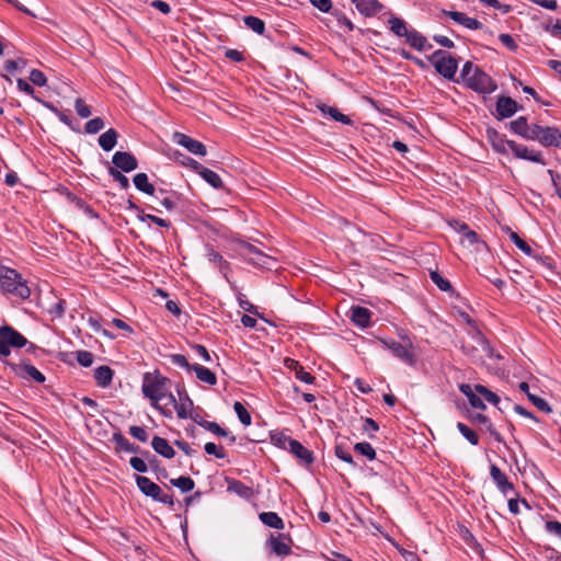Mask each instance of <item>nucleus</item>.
Segmentation results:
<instances>
[{
	"mask_svg": "<svg viewBox=\"0 0 561 561\" xmlns=\"http://www.w3.org/2000/svg\"><path fill=\"white\" fill-rule=\"evenodd\" d=\"M171 381L167 377H163L159 373H146L142 379V393L146 398L150 399L153 408L161 410L165 416H170V413H165L159 405V401L167 398L170 392Z\"/></svg>",
	"mask_w": 561,
	"mask_h": 561,
	"instance_id": "1",
	"label": "nucleus"
},
{
	"mask_svg": "<svg viewBox=\"0 0 561 561\" xmlns=\"http://www.w3.org/2000/svg\"><path fill=\"white\" fill-rule=\"evenodd\" d=\"M0 291L23 300L31 296V289L21 274L3 265H0Z\"/></svg>",
	"mask_w": 561,
	"mask_h": 561,
	"instance_id": "2",
	"label": "nucleus"
},
{
	"mask_svg": "<svg viewBox=\"0 0 561 561\" xmlns=\"http://www.w3.org/2000/svg\"><path fill=\"white\" fill-rule=\"evenodd\" d=\"M428 59L440 76L448 80H454L458 69V61L455 57L439 49L434 51Z\"/></svg>",
	"mask_w": 561,
	"mask_h": 561,
	"instance_id": "3",
	"label": "nucleus"
},
{
	"mask_svg": "<svg viewBox=\"0 0 561 561\" xmlns=\"http://www.w3.org/2000/svg\"><path fill=\"white\" fill-rule=\"evenodd\" d=\"M27 340L10 325L0 327V356L8 357L10 347L21 348L27 344Z\"/></svg>",
	"mask_w": 561,
	"mask_h": 561,
	"instance_id": "4",
	"label": "nucleus"
},
{
	"mask_svg": "<svg viewBox=\"0 0 561 561\" xmlns=\"http://www.w3.org/2000/svg\"><path fill=\"white\" fill-rule=\"evenodd\" d=\"M135 481L138 489L146 496L151 497L153 501L165 504L170 507L174 505L173 496L163 493L161 488L157 483L152 482L149 478L144 476H136Z\"/></svg>",
	"mask_w": 561,
	"mask_h": 561,
	"instance_id": "5",
	"label": "nucleus"
},
{
	"mask_svg": "<svg viewBox=\"0 0 561 561\" xmlns=\"http://www.w3.org/2000/svg\"><path fill=\"white\" fill-rule=\"evenodd\" d=\"M239 255L249 264L257 267H270V263L273 259L263 253L260 249L248 242H241L239 244Z\"/></svg>",
	"mask_w": 561,
	"mask_h": 561,
	"instance_id": "6",
	"label": "nucleus"
},
{
	"mask_svg": "<svg viewBox=\"0 0 561 561\" xmlns=\"http://www.w3.org/2000/svg\"><path fill=\"white\" fill-rule=\"evenodd\" d=\"M531 137L545 147L561 148V131L557 127L535 125Z\"/></svg>",
	"mask_w": 561,
	"mask_h": 561,
	"instance_id": "7",
	"label": "nucleus"
},
{
	"mask_svg": "<svg viewBox=\"0 0 561 561\" xmlns=\"http://www.w3.org/2000/svg\"><path fill=\"white\" fill-rule=\"evenodd\" d=\"M467 85L479 93H492L497 88L495 81L479 68H474Z\"/></svg>",
	"mask_w": 561,
	"mask_h": 561,
	"instance_id": "8",
	"label": "nucleus"
},
{
	"mask_svg": "<svg viewBox=\"0 0 561 561\" xmlns=\"http://www.w3.org/2000/svg\"><path fill=\"white\" fill-rule=\"evenodd\" d=\"M178 394L179 400H176L173 393H169L168 401L170 404L174 407L176 414L180 419H187L190 412L194 410L193 401L190 399L188 394L184 389H179Z\"/></svg>",
	"mask_w": 561,
	"mask_h": 561,
	"instance_id": "9",
	"label": "nucleus"
},
{
	"mask_svg": "<svg viewBox=\"0 0 561 561\" xmlns=\"http://www.w3.org/2000/svg\"><path fill=\"white\" fill-rule=\"evenodd\" d=\"M508 150H511L513 154L518 159H524L546 165V161L543 160L542 153L540 151H535L515 141H508Z\"/></svg>",
	"mask_w": 561,
	"mask_h": 561,
	"instance_id": "10",
	"label": "nucleus"
},
{
	"mask_svg": "<svg viewBox=\"0 0 561 561\" xmlns=\"http://www.w3.org/2000/svg\"><path fill=\"white\" fill-rule=\"evenodd\" d=\"M14 374L23 379L32 380L38 383L45 381V376L33 365L27 363L9 364Z\"/></svg>",
	"mask_w": 561,
	"mask_h": 561,
	"instance_id": "11",
	"label": "nucleus"
},
{
	"mask_svg": "<svg viewBox=\"0 0 561 561\" xmlns=\"http://www.w3.org/2000/svg\"><path fill=\"white\" fill-rule=\"evenodd\" d=\"M173 140L195 156L204 157L207 153L206 147L203 142L193 139L183 133H174Z\"/></svg>",
	"mask_w": 561,
	"mask_h": 561,
	"instance_id": "12",
	"label": "nucleus"
},
{
	"mask_svg": "<svg viewBox=\"0 0 561 561\" xmlns=\"http://www.w3.org/2000/svg\"><path fill=\"white\" fill-rule=\"evenodd\" d=\"M114 168L123 172H131L138 168L137 159L127 151H116L112 157Z\"/></svg>",
	"mask_w": 561,
	"mask_h": 561,
	"instance_id": "13",
	"label": "nucleus"
},
{
	"mask_svg": "<svg viewBox=\"0 0 561 561\" xmlns=\"http://www.w3.org/2000/svg\"><path fill=\"white\" fill-rule=\"evenodd\" d=\"M385 346L391 351V353L401 359L402 362L413 365L415 362V356L410 350L408 345H403L396 341H383Z\"/></svg>",
	"mask_w": 561,
	"mask_h": 561,
	"instance_id": "14",
	"label": "nucleus"
},
{
	"mask_svg": "<svg viewBox=\"0 0 561 561\" xmlns=\"http://www.w3.org/2000/svg\"><path fill=\"white\" fill-rule=\"evenodd\" d=\"M518 110V104L510 96H500L496 101V113L497 119H504L513 116Z\"/></svg>",
	"mask_w": 561,
	"mask_h": 561,
	"instance_id": "15",
	"label": "nucleus"
},
{
	"mask_svg": "<svg viewBox=\"0 0 561 561\" xmlns=\"http://www.w3.org/2000/svg\"><path fill=\"white\" fill-rule=\"evenodd\" d=\"M442 13L444 15L449 16L453 21H455L458 24L463 25L465 27L469 30H479L482 27V23L473 18H469L467 14L458 11H446L443 10Z\"/></svg>",
	"mask_w": 561,
	"mask_h": 561,
	"instance_id": "16",
	"label": "nucleus"
},
{
	"mask_svg": "<svg viewBox=\"0 0 561 561\" xmlns=\"http://www.w3.org/2000/svg\"><path fill=\"white\" fill-rule=\"evenodd\" d=\"M535 125L536 124L529 125L527 123L526 117H524V116H520L510 123L511 129L515 134L522 136L523 138H525L527 140H533L531 136L535 134Z\"/></svg>",
	"mask_w": 561,
	"mask_h": 561,
	"instance_id": "17",
	"label": "nucleus"
},
{
	"mask_svg": "<svg viewBox=\"0 0 561 561\" xmlns=\"http://www.w3.org/2000/svg\"><path fill=\"white\" fill-rule=\"evenodd\" d=\"M356 9L365 16H373L382 10V4L378 0H352Z\"/></svg>",
	"mask_w": 561,
	"mask_h": 561,
	"instance_id": "18",
	"label": "nucleus"
},
{
	"mask_svg": "<svg viewBox=\"0 0 561 561\" xmlns=\"http://www.w3.org/2000/svg\"><path fill=\"white\" fill-rule=\"evenodd\" d=\"M490 474L497 485V488L506 494L508 491L513 490V484L507 480L505 473H503L500 468L495 465L490 467Z\"/></svg>",
	"mask_w": 561,
	"mask_h": 561,
	"instance_id": "19",
	"label": "nucleus"
},
{
	"mask_svg": "<svg viewBox=\"0 0 561 561\" xmlns=\"http://www.w3.org/2000/svg\"><path fill=\"white\" fill-rule=\"evenodd\" d=\"M318 110L322 113L323 116H328L330 117L331 119H333L334 122H339V123H342L344 125H351L352 124V119L341 113L336 107L334 106H329V105H319L318 104Z\"/></svg>",
	"mask_w": 561,
	"mask_h": 561,
	"instance_id": "20",
	"label": "nucleus"
},
{
	"mask_svg": "<svg viewBox=\"0 0 561 561\" xmlns=\"http://www.w3.org/2000/svg\"><path fill=\"white\" fill-rule=\"evenodd\" d=\"M151 445L154 451L164 458L171 459L175 455V450L165 438L154 436L152 438Z\"/></svg>",
	"mask_w": 561,
	"mask_h": 561,
	"instance_id": "21",
	"label": "nucleus"
},
{
	"mask_svg": "<svg viewBox=\"0 0 561 561\" xmlns=\"http://www.w3.org/2000/svg\"><path fill=\"white\" fill-rule=\"evenodd\" d=\"M459 390L461 393H463L472 408L484 410L485 404L483 403L482 399L480 398V394L476 391V387L472 389V387L468 383H461L459 386Z\"/></svg>",
	"mask_w": 561,
	"mask_h": 561,
	"instance_id": "22",
	"label": "nucleus"
},
{
	"mask_svg": "<svg viewBox=\"0 0 561 561\" xmlns=\"http://www.w3.org/2000/svg\"><path fill=\"white\" fill-rule=\"evenodd\" d=\"M113 376H114L113 369L105 365L99 366L94 370V379H95L98 386H100L102 388H107L112 383Z\"/></svg>",
	"mask_w": 561,
	"mask_h": 561,
	"instance_id": "23",
	"label": "nucleus"
},
{
	"mask_svg": "<svg viewBox=\"0 0 561 561\" xmlns=\"http://www.w3.org/2000/svg\"><path fill=\"white\" fill-rule=\"evenodd\" d=\"M267 545L272 552L277 556H287L290 553L289 545L284 540L282 535L271 536L267 540Z\"/></svg>",
	"mask_w": 561,
	"mask_h": 561,
	"instance_id": "24",
	"label": "nucleus"
},
{
	"mask_svg": "<svg viewBox=\"0 0 561 561\" xmlns=\"http://www.w3.org/2000/svg\"><path fill=\"white\" fill-rule=\"evenodd\" d=\"M351 319L355 324L366 328L369 324L370 311L367 308L359 306L352 307Z\"/></svg>",
	"mask_w": 561,
	"mask_h": 561,
	"instance_id": "25",
	"label": "nucleus"
},
{
	"mask_svg": "<svg viewBox=\"0 0 561 561\" xmlns=\"http://www.w3.org/2000/svg\"><path fill=\"white\" fill-rule=\"evenodd\" d=\"M405 41L411 47L417 50H424L432 47L431 45H427L426 38L415 30H409L405 35Z\"/></svg>",
	"mask_w": 561,
	"mask_h": 561,
	"instance_id": "26",
	"label": "nucleus"
},
{
	"mask_svg": "<svg viewBox=\"0 0 561 561\" xmlns=\"http://www.w3.org/2000/svg\"><path fill=\"white\" fill-rule=\"evenodd\" d=\"M192 370L196 374V377L199 381L205 382L209 386L216 385L217 377L210 369L199 364H193Z\"/></svg>",
	"mask_w": 561,
	"mask_h": 561,
	"instance_id": "27",
	"label": "nucleus"
},
{
	"mask_svg": "<svg viewBox=\"0 0 561 561\" xmlns=\"http://www.w3.org/2000/svg\"><path fill=\"white\" fill-rule=\"evenodd\" d=\"M117 138V131L110 128L99 137V145L104 151H111L116 146Z\"/></svg>",
	"mask_w": 561,
	"mask_h": 561,
	"instance_id": "28",
	"label": "nucleus"
},
{
	"mask_svg": "<svg viewBox=\"0 0 561 561\" xmlns=\"http://www.w3.org/2000/svg\"><path fill=\"white\" fill-rule=\"evenodd\" d=\"M519 390L525 392L528 397V399L533 402V404L538 408L540 411H543V412H550L551 409L548 404V402L546 400H543L542 398L540 397H537L533 393L529 392V386L527 382L523 381L519 383L518 386Z\"/></svg>",
	"mask_w": 561,
	"mask_h": 561,
	"instance_id": "29",
	"label": "nucleus"
},
{
	"mask_svg": "<svg viewBox=\"0 0 561 561\" xmlns=\"http://www.w3.org/2000/svg\"><path fill=\"white\" fill-rule=\"evenodd\" d=\"M288 449L305 463H311L313 460L312 453L305 448L298 440L291 442Z\"/></svg>",
	"mask_w": 561,
	"mask_h": 561,
	"instance_id": "30",
	"label": "nucleus"
},
{
	"mask_svg": "<svg viewBox=\"0 0 561 561\" xmlns=\"http://www.w3.org/2000/svg\"><path fill=\"white\" fill-rule=\"evenodd\" d=\"M260 520L275 529H283L284 528V522L283 519L274 512H264L259 515Z\"/></svg>",
	"mask_w": 561,
	"mask_h": 561,
	"instance_id": "31",
	"label": "nucleus"
},
{
	"mask_svg": "<svg viewBox=\"0 0 561 561\" xmlns=\"http://www.w3.org/2000/svg\"><path fill=\"white\" fill-rule=\"evenodd\" d=\"M134 184L136 188L148 195H153L154 186L149 182L146 173H137L134 176Z\"/></svg>",
	"mask_w": 561,
	"mask_h": 561,
	"instance_id": "32",
	"label": "nucleus"
},
{
	"mask_svg": "<svg viewBox=\"0 0 561 561\" xmlns=\"http://www.w3.org/2000/svg\"><path fill=\"white\" fill-rule=\"evenodd\" d=\"M488 134L489 138L491 139L493 149L497 152L506 153L510 140L502 139L494 129H489Z\"/></svg>",
	"mask_w": 561,
	"mask_h": 561,
	"instance_id": "33",
	"label": "nucleus"
},
{
	"mask_svg": "<svg viewBox=\"0 0 561 561\" xmlns=\"http://www.w3.org/2000/svg\"><path fill=\"white\" fill-rule=\"evenodd\" d=\"M389 25H390V30L399 37H405V35L408 34L409 32V28L407 26V23L397 18V16H391L388 21Z\"/></svg>",
	"mask_w": 561,
	"mask_h": 561,
	"instance_id": "34",
	"label": "nucleus"
},
{
	"mask_svg": "<svg viewBox=\"0 0 561 561\" xmlns=\"http://www.w3.org/2000/svg\"><path fill=\"white\" fill-rule=\"evenodd\" d=\"M243 23L247 27H249L256 34L262 35L265 31V23L260 18H256L253 15H247L243 18Z\"/></svg>",
	"mask_w": 561,
	"mask_h": 561,
	"instance_id": "35",
	"label": "nucleus"
},
{
	"mask_svg": "<svg viewBox=\"0 0 561 561\" xmlns=\"http://www.w3.org/2000/svg\"><path fill=\"white\" fill-rule=\"evenodd\" d=\"M170 483L180 489L183 493L190 492L194 489L195 482L190 477H179L175 479H171Z\"/></svg>",
	"mask_w": 561,
	"mask_h": 561,
	"instance_id": "36",
	"label": "nucleus"
},
{
	"mask_svg": "<svg viewBox=\"0 0 561 561\" xmlns=\"http://www.w3.org/2000/svg\"><path fill=\"white\" fill-rule=\"evenodd\" d=\"M430 277L432 282L443 291H453L451 284L438 271H431Z\"/></svg>",
	"mask_w": 561,
	"mask_h": 561,
	"instance_id": "37",
	"label": "nucleus"
},
{
	"mask_svg": "<svg viewBox=\"0 0 561 561\" xmlns=\"http://www.w3.org/2000/svg\"><path fill=\"white\" fill-rule=\"evenodd\" d=\"M201 176L214 188H220L222 187V181L215 171L210 169H203V172L201 173Z\"/></svg>",
	"mask_w": 561,
	"mask_h": 561,
	"instance_id": "38",
	"label": "nucleus"
},
{
	"mask_svg": "<svg viewBox=\"0 0 561 561\" xmlns=\"http://www.w3.org/2000/svg\"><path fill=\"white\" fill-rule=\"evenodd\" d=\"M476 391L482 396L489 403L497 407L499 403H500V397L492 392L491 390H489L486 387L482 386V385H476Z\"/></svg>",
	"mask_w": 561,
	"mask_h": 561,
	"instance_id": "39",
	"label": "nucleus"
},
{
	"mask_svg": "<svg viewBox=\"0 0 561 561\" xmlns=\"http://www.w3.org/2000/svg\"><path fill=\"white\" fill-rule=\"evenodd\" d=\"M354 449L356 453L369 460H373L376 457V451L369 443H357L355 444Z\"/></svg>",
	"mask_w": 561,
	"mask_h": 561,
	"instance_id": "40",
	"label": "nucleus"
},
{
	"mask_svg": "<svg viewBox=\"0 0 561 561\" xmlns=\"http://www.w3.org/2000/svg\"><path fill=\"white\" fill-rule=\"evenodd\" d=\"M233 409H234V412L237 413L240 422L243 425L248 426L251 424V415L241 402H239V401L234 402Z\"/></svg>",
	"mask_w": 561,
	"mask_h": 561,
	"instance_id": "41",
	"label": "nucleus"
},
{
	"mask_svg": "<svg viewBox=\"0 0 561 561\" xmlns=\"http://www.w3.org/2000/svg\"><path fill=\"white\" fill-rule=\"evenodd\" d=\"M271 439L275 446L283 449H288L290 447V443L295 440L283 433H273L271 435Z\"/></svg>",
	"mask_w": 561,
	"mask_h": 561,
	"instance_id": "42",
	"label": "nucleus"
},
{
	"mask_svg": "<svg viewBox=\"0 0 561 561\" xmlns=\"http://www.w3.org/2000/svg\"><path fill=\"white\" fill-rule=\"evenodd\" d=\"M457 428L469 440L470 444L477 445L479 443L478 435L471 431L466 424L458 422Z\"/></svg>",
	"mask_w": 561,
	"mask_h": 561,
	"instance_id": "43",
	"label": "nucleus"
},
{
	"mask_svg": "<svg viewBox=\"0 0 561 561\" xmlns=\"http://www.w3.org/2000/svg\"><path fill=\"white\" fill-rule=\"evenodd\" d=\"M105 126L104 121L101 117H95L85 123V131L88 134H96Z\"/></svg>",
	"mask_w": 561,
	"mask_h": 561,
	"instance_id": "44",
	"label": "nucleus"
},
{
	"mask_svg": "<svg viewBox=\"0 0 561 561\" xmlns=\"http://www.w3.org/2000/svg\"><path fill=\"white\" fill-rule=\"evenodd\" d=\"M510 238L525 254L533 255V249L516 232L511 231Z\"/></svg>",
	"mask_w": 561,
	"mask_h": 561,
	"instance_id": "45",
	"label": "nucleus"
},
{
	"mask_svg": "<svg viewBox=\"0 0 561 561\" xmlns=\"http://www.w3.org/2000/svg\"><path fill=\"white\" fill-rule=\"evenodd\" d=\"M205 453L214 455L218 459H224L227 454L224 447H218L215 443H206L204 446Z\"/></svg>",
	"mask_w": 561,
	"mask_h": 561,
	"instance_id": "46",
	"label": "nucleus"
},
{
	"mask_svg": "<svg viewBox=\"0 0 561 561\" xmlns=\"http://www.w3.org/2000/svg\"><path fill=\"white\" fill-rule=\"evenodd\" d=\"M201 426L204 427L205 430L211 432L213 434L217 435V436H220V437H226L228 436V432L226 430H224L218 423L216 422H204V423H201Z\"/></svg>",
	"mask_w": 561,
	"mask_h": 561,
	"instance_id": "47",
	"label": "nucleus"
},
{
	"mask_svg": "<svg viewBox=\"0 0 561 561\" xmlns=\"http://www.w3.org/2000/svg\"><path fill=\"white\" fill-rule=\"evenodd\" d=\"M75 108L81 118H88L92 113L90 106L80 98L76 99Z\"/></svg>",
	"mask_w": 561,
	"mask_h": 561,
	"instance_id": "48",
	"label": "nucleus"
},
{
	"mask_svg": "<svg viewBox=\"0 0 561 561\" xmlns=\"http://www.w3.org/2000/svg\"><path fill=\"white\" fill-rule=\"evenodd\" d=\"M108 174L121 184L122 188L129 187L128 179L119 170H117L113 167H110Z\"/></svg>",
	"mask_w": 561,
	"mask_h": 561,
	"instance_id": "49",
	"label": "nucleus"
},
{
	"mask_svg": "<svg viewBox=\"0 0 561 561\" xmlns=\"http://www.w3.org/2000/svg\"><path fill=\"white\" fill-rule=\"evenodd\" d=\"M76 358L77 362L83 367H90L93 364V354L88 351H78Z\"/></svg>",
	"mask_w": 561,
	"mask_h": 561,
	"instance_id": "50",
	"label": "nucleus"
},
{
	"mask_svg": "<svg viewBox=\"0 0 561 561\" xmlns=\"http://www.w3.org/2000/svg\"><path fill=\"white\" fill-rule=\"evenodd\" d=\"M460 242L468 248L476 247L479 243L478 234L473 230H469L463 233Z\"/></svg>",
	"mask_w": 561,
	"mask_h": 561,
	"instance_id": "51",
	"label": "nucleus"
},
{
	"mask_svg": "<svg viewBox=\"0 0 561 561\" xmlns=\"http://www.w3.org/2000/svg\"><path fill=\"white\" fill-rule=\"evenodd\" d=\"M171 363L175 366L182 367L186 369L187 371H192L193 364H190L187 362V358L182 354H173L170 357Z\"/></svg>",
	"mask_w": 561,
	"mask_h": 561,
	"instance_id": "52",
	"label": "nucleus"
},
{
	"mask_svg": "<svg viewBox=\"0 0 561 561\" xmlns=\"http://www.w3.org/2000/svg\"><path fill=\"white\" fill-rule=\"evenodd\" d=\"M229 489L242 497H248L251 494V489L240 481H234L231 483Z\"/></svg>",
	"mask_w": 561,
	"mask_h": 561,
	"instance_id": "53",
	"label": "nucleus"
},
{
	"mask_svg": "<svg viewBox=\"0 0 561 561\" xmlns=\"http://www.w3.org/2000/svg\"><path fill=\"white\" fill-rule=\"evenodd\" d=\"M114 440L117 443V445L129 453H136L137 448L130 444L122 434H114Z\"/></svg>",
	"mask_w": 561,
	"mask_h": 561,
	"instance_id": "54",
	"label": "nucleus"
},
{
	"mask_svg": "<svg viewBox=\"0 0 561 561\" xmlns=\"http://www.w3.org/2000/svg\"><path fill=\"white\" fill-rule=\"evenodd\" d=\"M30 80L37 87H44L47 82L45 75L37 69H33L30 73Z\"/></svg>",
	"mask_w": 561,
	"mask_h": 561,
	"instance_id": "55",
	"label": "nucleus"
},
{
	"mask_svg": "<svg viewBox=\"0 0 561 561\" xmlns=\"http://www.w3.org/2000/svg\"><path fill=\"white\" fill-rule=\"evenodd\" d=\"M129 434L134 438H136V439H138L140 442H144V443L147 442L148 438H149L147 431L144 427H141V426H136V425L135 426H130L129 427Z\"/></svg>",
	"mask_w": 561,
	"mask_h": 561,
	"instance_id": "56",
	"label": "nucleus"
},
{
	"mask_svg": "<svg viewBox=\"0 0 561 561\" xmlns=\"http://www.w3.org/2000/svg\"><path fill=\"white\" fill-rule=\"evenodd\" d=\"M293 363L295 364L296 378L306 383H312L313 377L311 376V374L305 371L304 368L299 366L298 363H295L294 360Z\"/></svg>",
	"mask_w": 561,
	"mask_h": 561,
	"instance_id": "57",
	"label": "nucleus"
},
{
	"mask_svg": "<svg viewBox=\"0 0 561 561\" xmlns=\"http://www.w3.org/2000/svg\"><path fill=\"white\" fill-rule=\"evenodd\" d=\"M129 465L131 466V468L134 470H136L137 472H141V473H145L148 471V466L147 463L145 462V460H142L141 458L139 457H131L129 459Z\"/></svg>",
	"mask_w": 561,
	"mask_h": 561,
	"instance_id": "58",
	"label": "nucleus"
},
{
	"mask_svg": "<svg viewBox=\"0 0 561 561\" xmlns=\"http://www.w3.org/2000/svg\"><path fill=\"white\" fill-rule=\"evenodd\" d=\"M225 56L234 62H241L244 60L243 53L238 49H232V48L226 49Z\"/></svg>",
	"mask_w": 561,
	"mask_h": 561,
	"instance_id": "59",
	"label": "nucleus"
},
{
	"mask_svg": "<svg viewBox=\"0 0 561 561\" xmlns=\"http://www.w3.org/2000/svg\"><path fill=\"white\" fill-rule=\"evenodd\" d=\"M476 66L472 62L468 61L463 65L461 69V78L468 83L469 79L472 78V73L474 71Z\"/></svg>",
	"mask_w": 561,
	"mask_h": 561,
	"instance_id": "60",
	"label": "nucleus"
},
{
	"mask_svg": "<svg viewBox=\"0 0 561 561\" xmlns=\"http://www.w3.org/2000/svg\"><path fill=\"white\" fill-rule=\"evenodd\" d=\"M548 174L551 178L552 184L556 188L557 194L561 198V175L552 170H548Z\"/></svg>",
	"mask_w": 561,
	"mask_h": 561,
	"instance_id": "61",
	"label": "nucleus"
},
{
	"mask_svg": "<svg viewBox=\"0 0 561 561\" xmlns=\"http://www.w3.org/2000/svg\"><path fill=\"white\" fill-rule=\"evenodd\" d=\"M193 350L204 362H210V355L204 345L195 344L193 345Z\"/></svg>",
	"mask_w": 561,
	"mask_h": 561,
	"instance_id": "62",
	"label": "nucleus"
},
{
	"mask_svg": "<svg viewBox=\"0 0 561 561\" xmlns=\"http://www.w3.org/2000/svg\"><path fill=\"white\" fill-rule=\"evenodd\" d=\"M501 43L506 46L510 50H515L517 48V44L514 38L510 34H501L499 36Z\"/></svg>",
	"mask_w": 561,
	"mask_h": 561,
	"instance_id": "63",
	"label": "nucleus"
},
{
	"mask_svg": "<svg viewBox=\"0 0 561 561\" xmlns=\"http://www.w3.org/2000/svg\"><path fill=\"white\" fill-rule=\"evenodd\" d=\"M546 529L561 538V523L550 520L546 523Z\"/></svg>",
	"mask_w": 561,
	"mask_h": 561,
	"instance_id": "64",
	"label": "nucleus"
}]
</instances>
